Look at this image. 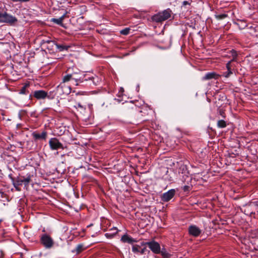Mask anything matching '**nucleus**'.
<instances>
[{
  "label": "nucleus",
  "mask_w": 258,
  "mask_h": 258,
  "mask_svg": "<svg viewBox=\"0 0 258 258\" xmlns=\"http://www.w3.org/2000/svg\"><path fill=\"white\" fill-rule=\"evenodd\" d=\"M217 126L219 128H224L227 126V123L225 120L220 119L217 122Z\"/></svg>",
  "instance_id": "412c9836"
},
{
  "label": "nucleus",
  "mask_w": 258,
  "mask_h": 258,
  "mask_svg": "<svg viewBox=\"0 0 258 258\" xmlns=\"http://www.w3.org/2000/svg\"><path fill=\"white\" fill-rule=\"evenodd\" d=\"M33 97L37 100H44L46 98H50L47 92L42 90H36L33 92Z\"/></svg>",
  "instance_id": "6e6552de"
},
{
  "label": "nucleus",
  "mask_w": 258,
  "mask_h": 258,
  "mask_svg": "<svg viewBox=\"0 0 258 258\" xmlns=\"http://www.w3.org/2000/svg\"><path fill=\"white\" fill-rule=\"evenodd\" d=\"M218 113L219 114L221 115V116L222 117H224L225 118L226 117V115H225V111L224 110H223V109H218Z\"/></svg>",
  "instance_id": "c85d7f7f"
},
{
  "label": "nucleus",
  "mask_w": 258,
  "mask_h": 258,
  "mask_svg": "<svg viewBox=\"0 0 258 258\" xmlns=\"http://www.w3.org/2000/svg\"><path fill=\"white\" fill-rule=\"evenodd\" d=\"M49 144L51 149L53 150L63 149L62 144L55 138L50 139L49 141Z\"/></svg>",
  "instance_id": "0eeeda50"
},
{
  "label": "nucleus",
  "mask_w": 258,
  "mask_h": 258,
  "mask_svg": "<svg viewBox=\"0 0 258 258\" xmlns=\"http://www.w3.org/2000/svg\"><path fill=\"white\" fill-rule=\"evenodd\" d=\"M235 24L238 27L240 30L244 29L247 26L246 22L243 20H238L237 22L235 23Z\"/></svg>",
  "instance_id": "a211bd4d"
},
{
  "label": "nucleus",
  "mask_w": 258,
  "mask_h": 258,
  "mask_svg": "<svg viewBox=\"0 0 258 258\" xmlns=\"http://www.w3.org/2000/svg\"><path fill=\"white\" fill-rule=\"evenodd\" d=\"M17 22V19L16 17L8 14L6 12L0 13V23H5L13 25Z\"/></svg>",
  "instance_id": "20e7f679"
},
{
  "label": "nucleus",
  "mask_w": 258,
  "mask_h": 258,
  "mask_svg": "<svg viewBox=\"0 0 258 258\" xmlns=\"http://www.w3.org/2000/svg\"><path fill=\"white\" fill-rule=\"evenodd\" d=\"M161 255L164 257V258H168L170 256H171V255L168 252L167 250L165 248H161V252L160 253Z\"/></svg>",
  "instance_id": "4be33fe9"
},
{
  "label": "nucleus",
  "mask_w": 258,
  "mask_h": 258,
  "mask_svg": "<svg viewBox=\"0 0 258 258\" xmlns=\"http://www.w3.org/2000/svg\"><path fill=\"white\" fill-rule=\"evenodd\" d=\"M64 17H65V15H63V16H62L61 17L59 18L58 19L52 18L51 19V22H53L55 23V24H57L58 25L62 26V21L64 20Z\"/></svg>",
  "instance_id": "6ab92c4d"
},
{
  "label": "nucleus",
  "mask_w": 258,
  "mask_h": 258,
  "mask_svg": "<svg viewBox=\"0 0 258 258\" xmlns=\"http://www.w3.org/2000/svg\"><path fill=\"white\" fill-rule=\"evenodd\" d=\"M227 71L223 73L222 76L225 78H229L231 75L233 74L232 66L230 64V62H227L226 65Z\"/></svg>",
  "instance_id": "2eb2a0df"
},
{
  "label": "nucleus",
  "mask_w": 258,
  "mask_h": 258,
  "mask_svg": "<svg viewBox=\"0 0 258 258\" xmlns=\"http://www.w3.org/2000/svg\"><path fill=\"white\" fill-rule=\"evenodd\" d=\"M76 74H77V72H73L71 74H67V75L64 76L62 77V82L63 83H66V82H68L71 79H74V78H73V77H74V76Z\"/></svg>",
  "instance_id": "dca6fc26"
},
{
  "label": "nucleus",
  "mask_w": 258,
  "mask_h": 258,
  "mask_svg": "<svg viewBox=\"0 0 258 258\" xmlns=\"http://www.w3.org/2000/svg\"><path fill=\"white\" fill-rule=\"evenodd\" d=\"M40 242L41 244L47 248L52 247L54 244L53 239L47 234H43L41 236Z\"/></svg>",
  "instance_id": "423d86ee"
},
{
  "label": "nucleus",
  "mask_w": 258,
  "mask_h": 258,
  "mask_svg": "<svg viewBox=\"0 0 258 258\" xmlns=\"http://www.w3.org/2000/svg\"><path fill=\"white\" fill-rule=\"evenodd\" d=\"M14 180L16 181L17 185H24L25 187L27 188L30 182L31 181V176L29 175L27 177L25 176H18Z\"/></svg>",
  "instance_id": "39448f33"
},
{
  "label": "nucleus",
  "mask_w": 258,
  "mask_h": 258,
  "mask_svg": "<svg viewBox=\"0 0 258 258\" xmlns=\"http://www.w3.org/2000/svg\"><path fill=\"white\" fill-rule=\"evenodd\" d=\"M252 206L250 205H246L243 207V212L245 215H251L252 214H254L252 211Z\"/></svg>",
  "instance_id": "f3484780"
},
{
  "label": "nucleus",
  "mask_w": 258,
  "mask_h": 258,
  "mask_svg": "<svg viewBox=\"0 0 258 258\" xmlns=\"http://www.w3.org/2000/svg\"><path fill=\"white\" fill-rule=\"evenodd\" d=\"M220 75L215 72H210L206 74L205 76L203 77L202 80H208L212 79H218Z\"/></svg>",
  "instance_id": "4468645a"
},
{
  "label": "nucleus",
  "mask_w": 258,
  "mask_h": 258,
  "mask_svg": "<svg viewBox=\"0 0 258 258\" xmlns=\"http://www.w3.org/2000/svg\"><path fill=\"white\" fill-rule=\"evenodd\" d=\"M190 186L188 185H185L183 187V189L184 191H188L190 189Z\"/></svg>",
  "instance_id": "7c9ffc66"
},
{
  "label": "nucleus",
  "mask_w": 258,
  "mask_h": 258,
  "mask_svg": "<svg viewBox=\"0 0 258 258\" xmlns=\"http://www.w3.org/2000/svg\"><path fill=\"white\" fill-rule=\"evenodd\" d=\"M74 79L77 82L79 81L83 82L84 81H91L92 82V84L94 85H97L99 82V79L97 76H88V74H84L81 76H79V77L75 78Z\"/></svg>",
  "instance_id": "f03ea898"
},
{
  "label": "nucleus",
  "mask_w": 258,
  "mask_h": 258,
  "mask_svg": "<svg viewBox=\"0 0 258 258\" xmlns=\"http://www.w3.org/2000/svg\"><path fill=\"white\" fill-rule=\"evenodd\" d=\"M172 14V11L168 8L153 15L151 17V20L156 23H162L170 19Z\"/></svg>",
  "instance_id": "f257e3e1"
},
{
  "label": "nucleus",
  "mask_w": 258,
  "mask_h": 258,
  "mask_svg": "<svg viewBox=\"0 0 258 258\" xmlns=\"http://www.w3.org/2000/svg\"><path fill=\"white\" fill-rule=\"evenodd\" d=\"M186 5H189V3L187 1H183L182 3V5L185 6Z\"/></svg>",
  "instance_id": "72a5a7b5"
},
{
  "label": "nucleus",
  "mask_w": 258,
  "mask_h": 258,
  "mask_svg": "<svg viewBox=\"0 0 258 258\" xmlns=\"http://www.w3.org/2000/svg\"><path fill=\"white\" fill-rule=\"evenodd\" d=\"M47 133L46 131H43L41 134H39L34 132L32 134V136L35 141L39 140H45L47 138Z\"/></svg>",
  "instance_id": "f8f14e48"
},
{
  "label": "nucleus",
  "mask_w": 258,
  "mask_h": 258,
  "mask_svg": "<svg viewBox=\"0 0 258 258\" xmlns=\"http://www.w3.org/2000/svg\"><path fill=\"white\" fill-rule=\"evenodd\" d=\"M120 240L123 243H127L129 244H132L134 242H137V240L127 234H124L121 238Z\"/></svg>",
  "instance_id": "ddd939ff"
},
{
  "label": "nucleus",
  "mask_w": 258,
  "mask_h": 258,
  "mask_svg": "<svg viewBox=\"0 0 258 258\" xmlns=\"http://www.w3.org/2000/svg\"><path fill=\"white\" fill-rule=\"evenodd\" d=\"M142 246H147L155 254H159L161 252V247L159 243L155 240L142 242Z\"/></svg>",
  "instance_id": "7ed1b4c3"
},
{
  "label": "nucleus",
  "mask_w": 258,
  "mask_h": 258,
  "mask_svg": "<svg viewBox=\"0 0 258 258\" xmlns=\"http://www.w3.org/2000/svg\"><path fill=\"white\" fill-rule=\"evenodd\" d=\"M188 233L190 235L198 237L201 233V230L196 225H191L188 227Z\"/></svg>",
  "instance_id": "9b49d317"
},
{
  "label": "nucleus",
  "mask_w": 258,
  "mask_h": 258,
  "mask_svg": "<svg viewBox=\"0 0 258 258\" xmlns=\"http://www.w3.org/2000/svg\"><path fill=\"white\" fill-rule=\"evenodd\" d=\"M29 86V84H25V85L20 90V93L22 94H26L27 93L26 89Z\"/></svg>",
  "instance_id": "5701e85b"
},
{
  "label": "nucleus",
  "mask_w": 258,
  "mask_h": 258,
  "mask_svg": "<svg viewBox=\"0 0 258 258\" xmlns=\"http://www.w3.org/2000/svg\"><path fill=\"white\" fill-rule=\"evenodd\" d=\"M237 56H235V57H232V59L231 60H230V61H229L228 62H230V64H231V63L233 61H237Z\"/></svg>",
  "instance_id": "2f4dec72"
},
{
  "label": "nucleus",
  "mask_w": 258,
  "mask_h": 258,
  "mask_svg": "<svg viewBox=\"0 0 258 258\" xmlns=\"http://www.w3.org/2000/svg\"><path fill=\"white\" fill-rule=\"evenodd\" d=\"M132 250L134 253H140L141 254H144L146 252H150V251L146 248V246H142V243L141 245H134L132 247Z\"/></svg>",
  "instance_id": "1a4fd4ad"
},
{
  "label": "nucleus",
  "mask_w": 258,
  "mask_h": 258,
  "mask_svg": "<svg viewBox=\"0 0 258 258\" xmlns=\"http://www.w3.org/2000/svg\"><path fill=\"white\" fill-rule=\"evenodd\" d=\"M12 181H13V184L14 186V187H15L17 191H20L21 189L19 187V186L20 185H16V181L14 180V178H12Z\"/></svg>",
  "instance_id": "cd10ccee"
},
{
  "label": "nucleus",
  "mask_w": 258,
  "mask_h": 258,
  "mask_svg": "<svg viewBox=\"0 0 258 258\" xmlns=\"http://www.w3.org/2000/svg\"><path fill=\"white\" fill-rule=\"evenodd\" d=\"M57 47L59 49L60 51H62L63 50H67L68 47L63 45H58L56 44Z\"/></svg>",
  "instance_id": "bb28decb"
},
{
  "label": "nucleus",
  "mask_w": 258,
  "mask_h": 258,
  "mask_svg": "<svg viewBox=\"0 0 258 258\" xmlns=\"http://www.w3.org/2000/svg\"><path fill=\"white\" fill-rule=\"evenodd\" d=\"M175 194V190L174 189H170L168 191L164 193L161 197V200L164 202L169 201L173 198Z\"/></svg>",
  "instance_id": "9d476101"
},
{
  "label": "nucleus",
  "mask_w": 258,
  "mask_h": 258,
  "mask_svg": "<svg viewBox=\"0 0 258 258\" xmlns=\"http://www.w3.org/2000/svg\"><path fill=\"white\" fill-rule=\"evenodd\" d=\"M130 31V29L128 28H126L120 31V33L122 35H127Z\"/></svg>",
  "instance_id": "393cba45"
},
{
  "label": "nucleus",
  "mask_w": 258,
  "mask_h": 258,
  "mask_svg": "<svg viewBox=\"0 0 258 258\" xmlns=\"http://www.w3.org/2000/svg\"><path fill=\"white\" fill-rule=\"evenodd\" d=\"M3 256H4V253L2 251H1V257H3Z\"/></svg>",
  "instance_id": "f704fd0d"
},
{
  "label": "nucleus",
  "mask_w": 258,
  "mask_h": 258,
  "mask_svg": "<svg viewBox=\"0 0 258 258\" xmlns=\"http://www.w3.org/2000/svg\"><path fill=\"white\" fill-rule=\"evenodd\" d=\"M78 73H77V74H76L73 78H78L79 77V76H77Z\"/></svg>",
  "instance_id": "e433bc0d"
},
{
  "label": "nucleus",
  "mask_w": 258,
  "mask_h": 258,
  "mask_svg": "<svg viewBox=\"0 0 258 258\" xmlns=\"http://www.w3.org/2000/svg\"><path fill=\"white\" fill-rule=\"evenodd\" d=\"M110 230L112 231V233H106V236H108L109 235H114V234H115L118 231V230L117 229V228L116 227H113V228H111L110 229Z\"/></svg>",
  "instance_id": "a878e982"
},
{
  "label": "nucleus",
  "mask_w": 258,
  "mask_h": 258,
  "mask_svg": "<svg viewBox=\"0 0 258 258\" xmlns=\"http://www.w3.org/2000/svg\"><path fill=\"white\" fill-rule=\"evenodd\" d=\"M52 42V41L50 40L49 39H43L42 41V43H49L50 42Z\"/></svg>",
  "instance_id": "473e14b6"
},
{
  "label": "nucleus",
  "mask_w": 258,
  "mask_h": 258,
  "mask_svg": "<svg viewBox=\"0 0 258 258\" xmlns=\"http://www.w3.org/2000/svg\"><path fill=\"white\" fill-rule=\"evenodd\" d=\"M230 53L231 54V55L232 57L237 56V52L234 49H232L230 51Z\"/></svg>",
  "instance_id": "c756f323"
},
{
  "label": "nucleus",
  "mask_w": 258,
  "mask_h": 258,
  "mask_svg": "<svg viewBox=\"0 0 258 258\" xmlns=\"http://www.w3.org/2000/svg\"><path fill=\"white\" fill-rule=\"evenodd\" d=\"M228 15L225 14L216 15L215 17L218 20H222L227 17Z\"/></svg>",
  "instance_id": "b1692460"
},
{
  "label": "nucleus",
  "mask_w": 258,
  "mask_h": 258,
  "mask_svg": "<svg viewBox=\"0 0 258 258\" xmlns=\"http://www.w3.org/2000/svg\"><path fill=\"white\" fill-rule=\"evenodd\" d=\"M85 248L84 247V245L82 244H80L77 246L75 249L72 250V252L79 254Z\"/></svg>",
  "instance_id": "aec40b11"
},
{
  "label": "nucleus",
  "mask_w": 258,
  "mask_h": 258,
  "mask_svg": "<svg viewBox=\"0 0 258 258\" xmlns=\"http://www.w3.org/2000/svg\"><path fill=\"white\" fill-rule=\"evenodd\" d=\"M33 95H32L30 94V95H29V98H30V99H32V97H33Z\"/></svg>",
  "instance_id": "c9c22d12"
}]
</instances>
